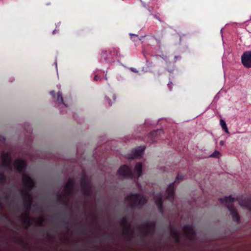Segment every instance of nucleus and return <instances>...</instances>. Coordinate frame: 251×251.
<instances>
[{"label":"nucleus","mask_w":251,"mask_h":251,"mask_svg":"<svg viewBox=\"0 0 251 251\" xmlns=\"http://www.w3.org/2000/svg\"><path fill=\"white\" fill-rule=\"evenodd\" d=\"M1 157L2 159L1 166L6 168L9 171H11L12 158L10 153L8 151H3Z\"/></svg>","instance_id":"nucleus-5"},{"label":"nucleus","mask_w":251,"mask_h":251,"mask_svg":"<svg viewBox=\"0 0 251 251\" xmlns=\"http://www.w3.org/2000/svg\"><path fill=\"white\" fill-rule=\"evenodd\" d=\"M174 182L169 184L167 189L166 198L172 201L174 198Z\"/></svg>","instance_id":"nucleus-9"},{"label":"nucleus","mask_w":251,"mask_h":251,"mask_svg":"<svg viewBox=\"0 0 251 251\" xmlns=\"http://www.w3.org/2000/svg\"><path fill=\"white\" fill-rule=\"evenodd\" d=\"M145 198L138 194H132L126 199V201L131 206H140L147 202Z\"/></svg>","instance_id":"nucleus-4"},{"label":"nucleus","mask_w":251,"mask_h":251,"mask_svg":"<svg viewBox=\"0 0 251 251\" xmlns=\"http://www.w3.org/2000/svg\"><path fill=\"white\" fill-rule=\"evenodd\" d=\"M240 205L244 208L251 211V200L242 199L239 201Z\"/></svg>","instance_id":"nucleus-10"},{"label":"nucleus","mask_w":251,"mask_h":251,"mask_svg":"<svg viewBox=\"0 0 251 251\" xmlns=\"http://www.w3.org/2000/svg\"><path fill=\"white\" fill-rule=\"evenodd\" d=\"M241 61L245 67H251V50L247 51L243 53L241 56Z\"/></svg>","instance_id":"nucleus-6"},{"label":"nucleus","mask_w":251,"mask_h":251,"mask_svg":"<svg viewBox=\"0 0 251 251\" xmlns=\"http://www.w3.org/2000/svg\"><path fill=\"white\" fill-rule=\"evenodd\" d=\"M107 100H108V103H109V104L110 105H111L112 103H111L110 101H109V100H108V99H107Z\"/></svg>","instance_id":"nucleus-23"},{"label":"nucleus","mask_w":251,"mask_h":251,"mask_svg":"<svg viewBox=\"0 0 251 251\" xmlns=\"http://www.w3.org/2000/svg\"><path fill=\"white\" fill-rule=\"evenodd\" d=\"M142 173V165L141 163H138L135 166L133 174L131 172L130 169L126 165L121 166L118 171V175L120 178H132L136 176L138 178L141 176Z\"/></svg>","instance_id":"nucleus-2"},{"label":"nucleus","mask_w":251,"mask_h":251,"mask_svg":"<svg viewBox=\"0 0 251 251\" xmlns=\"http://www.w3.org/2000/svg\"><path fill=\"white\" fill-rule=\"evenodd\" d=\"M54 94H55V92L54 91H51L50 92V94L53 97H54Z\"/></svg>","instance_id":"nucleus-20"},{"label":"nucleus","mask_w":251,"mask_h":251,"mask_svg":"<svg viewBox=\"0 0 251 251\" xmlns=\"http://www.w3.org/2000/svg\"><path fill=\"white\" fill-rule=\"evenodd\" d=\"M56 100L59 103H63V97L62 93L60 91H58L57 93V98Z\"/></svg>","instance_id":"nucleus-14"},{"label":"nucleus","mask_w":251,"mask_h":251,"mask_svg":"<svg viewBox=\"0 0 251 251\" xmlns=\"http://www.w3.org/2000/svg\"><path fill=\"white\" fill-rule=\"evenodd\" d=\"M94 80H96V81H98L99 80H100V78L97 75H96L94 78Z\"/></svg>","instance_id":"nucleus-19"},{"label":"nucleus","mask_w":251,"mask_h":251,"mask_svg":"<svg viewBox=\"0 0 251 251\" xmlns=\"http://www.w3.org/2000/svg\"><path fill=\"white\" fill-rule=\"evenodd\" d=\"M55 31H56V30H55H55H54L53 31V32H52V33H53V34H54V33H55Z\"/></svg>","instance_id":"nucleus-24"},{"label":"nucleus","mask_w":251,"mask_h":251,"mask_svg":"<svg viewBox=\"0 0 251 251\" xmlns=\"http://www.w3.org/2000/svg\"><path fill=\"white\" fill-rule=\"evenodd\" d=\"M54 63L56 65V68L57 69V62L55 61Z\"/></svg>","instance_id":"nucleus-25"},{"label":"nucleus","mask_w":251,"mask_h":251,"mask_svg":"<svg viewBox=\"0 0 251 251\" xmlns=\"http://www.w3.org/2000/svg\"><path fill=\"white\" fill-rule=\"evenodd\" d=\"M210 156L212 157L219 158L220 156V153L218 151H215L213 153L210 155Z\"/></svg>","instance_id":"nucleus-16"},{"label":"nucleus","mask_w":251,"mask_h":251,"mask_svg":"<svg viewBox=\"0 0 251 251\" xmlns=\"http://www.w3.org/2000/svg\"><path fill=\"white\" fill-rule=\"evenodd\" d=\"M6 180L4 173L0 172V183H3Z\"/></svg>","instance_id":"nucleus-15"},{"label":"nucleus","mask_w":251,"mask_h":251,"mask_svg":"<svg viewBox=\"0 0 251 251\" xmlns=\"http://www.w3.org/2000/svg\"><path fill=\"white\" fill-rule=\"evenodd\" d=\"M145 149V148L144 146L135 149L128 155V158L131 159L142 157L144 154Z\"/></svg>","instance_id":"nucleus-7"},{"label":"nucleus","mask_w":251,"mask_h":251,"mask_svg":"<svg viewBox=\"0 0 251 251\" xmlns=\"http://www.w3.org/2000/svg\"><path fill=\"white\" fill-rule=\"evenodd\" d=\"M162 197L161 194H156L154 196V200L155 203L156 204L158 208L159 209L160 212H162Z\"/></svg>","instance_id":"nucleus-11"},{"label":"nucleus","mask_w":251,"mask_h":251,"mask_svg":"<svg viewBox=\"0 0 251 251\" xmlns=\"http://www.w3.org/2000/svg\"><path fill=\"white\" fill-rule=\"evenodd\" d=\"M185 236L189 239H193L195 235V231L192 226L187 225L184 227Z\"/></svg>","instance_id":"nucleus-8"},{"label":"nucleus","mask_w":251,"mask_h":251,"mask_svg":"<svg viewBox=\"0 0 251 251\" xmlns=\"http://www.w3.org/2000/svg\"><path fill=\"white\" fill-rule=\"evenodd\" d=\"M183 178V176L182 175L178 174L176 177V182L179 180H182Z\"/></svg>","instance_id":"nucleus-17"},{"label":"nucleus","mask_w":251,"mask_h":251,"mask_svg":"<svg viewBox=\"0 0 251 251\" xmlns=\"http://www.w3.org/2000/svg\"><path fill=\"white\" fill-rule=\"evenodd\" d=\"M69 184H70V182H68V183H67V184H66V185L65 186H64V188H63V190H64V197L65 196V190L68 187V185Z\"/></svg>","instance_id":"nucleus-18"},{"label":"nucleus","mask_w":251,"mask_h":251,"mask_svg":"<svg viewBox=\"0 0 251 251\" xmlns=\"http://www.w3.org/2000/svg\"><path fill=\"white\" fill-rule=\"evenodd\" d=\"M130 36H137V35H136V34H132V33H130Z\"/></svg>","instance_id":"nucleus-22"},{"label":"nucleus","mask_w":251,"mask_h":251,"mask_svg":"<svg viewBox=\"0 0 251 251\" xmlns=\"http://www.w3.org/2000/svg\"><path fill=\"white\" fill-rule=\"evenodd\" d=\"M15 169L22 176V180L25 187L23 191L24 206L27 210H29L32 202L30 191L34 186V183L30 176L25 172L26 166L25 161L22 159H17L14 162Z\"/></svg>","instance_id":"nucleus-1"},{"label":"nucleus","mask_w":251,"mask_h":251,"mask_svg":"<svg viewBox=\"0 0 251 251\" xmlns=\"http://www.w3.org/2000/svg\"><path fill=\"white\" fill-rule=\"evenodd\" d=\"M220 144L221 145V146H224V142L223 141H221L220 142Z\"/></svg>","instance_id":"nucleus-21"},{"label":"nucleus","mask_w":251,"mask_h":251,"mask_svg":"<svg viewBox=\"0 0 251 251\" xmlns=\"http://www.w3.org/2000/svg\"><path fill=\"white\" fill-rule=\"evenodd\" d=\"M237 200L229 196H226L224 198H221L220 201L221 202L226 205L230 211V214L233 220L236 222L239 221V216L237 213L236 210L232 206V203Z\"/></svg>","instance_id":"nucleus-3"},{"label":"nucleus","mask_w":251,"mask_h":251,"mask_svg":"<svg viewBox=\"0 0 251 251\" xmlns=\"http://www.w3.org/2000/svg\"><path fill=\"white\" fill-rule=\"evenodd\" d=\"M21 220L27 226H30L32 223V220L27 215H22L21 217Z\"/></svg>","instance_id":"nucleus-12"},{"label":"nucleus","mask_w":251,"mask_h":251,"mask_svg":"<svg viewBox=\"0 0 251 251\" xmlns=\"http://www.w3.org/2000/svg\"><path fill=\"white\" fill-rule=\"evenodd\" d=\"M220 123V125H221L222 128L224 130V131L226 133L229 134L228 130L226 126V124L225 121L223 119H221Z\"/></svg>","instance_id":"nucleus-13"}]
</instances>
